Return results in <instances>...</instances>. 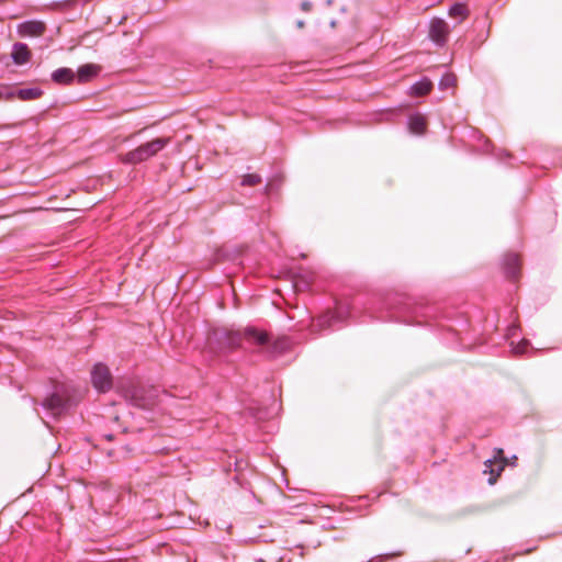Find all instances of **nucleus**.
I'll return each mask as SVG.
<instances>
[{"label": "nucleus", "instance_id": "obj_25", "mask_svg": "<svg viewBox=\"0 0 562 562\" xmlns=\"http://www.w3.org/2000/svg\"><path fill=\"white\" fill-rule=\"evenodd\" d=\"M495 481H496V480H495L494 477H491V479L488 480V482H490L491 484H494V483H495Z\"/></svg>", "mask_w": 562, "mask_h": 562}, {"label": "nucleus", "instance_id": "obj_12", "mask_svg": "<svg viewBox=\"0 0 562 562\" xmlns=\"http://www.w3.org/2000/svg\"><path fill=\"white\" fill-rule=\"evenodd\" d=\"M431 82L427 79H423L411 87V94L413 95H425L431 90Z\"/></svg>", "mask_w": 562, "mask_h": 562}, {"label": "nucleus", "instance_id": "obj_16", "mask_svg": "<svg viewBox=\"0 0 562 562\" xmlns=\"http://www.w3.org/2000/svg\"><path fill=\"white\" fill-rule=\"evenodd\" d=\"M260 182V178L257 175H247L243 178L241 183L244 186H255Z\"/></svg>", "mask_w": 562, "mask_h": 562}, {"label": "nucleus", "instance_id": "obj_18", "mask_svg": "<svg viewBox=\"0 0 562 562\" xmlns=\"http://www.w3.org/2000/svg\"><path fill=\"white\" fill-rule=\"evenodd\" d=\"M527 341L522 340L519 345L516 347H513V351L515 353H522L526 350Z\"/></svg>", "mask_w": 562, "mask_h": 562}, {"label": "nucleus", "instance_id": "obj_21", "mask_svg": "<svg viewBox=\"0 0 562 562\" xmlns=\"http://www.w3.org/2000/svg\"><path fill=\"white\" fill-rule=\"evenodd\" d=\"M296 25L299 29H302L304 26V22L302 20L296 22Z\"/></svg>", "mask_w": 562, "mask_h": 562}, {"label": "nucleus", "instance_id": "obj_20", "mask_svg": "<svg viewBox=\"0 0 562 562\" xmlns=\"http://www.w3.org/2000/svg\"><path fill=\"white\" fill-rule=\"evenodd\" d=\"M301 8H302L303 11L307 12V11L311 10L312 3L308 2V1H304V2H302Z\"/></svg>", "mask_w": 562, "mask_h": 562}, {"label": "nucleus", "instance_id": "obj_15", "mask_svg": "<svg viewBox=\"0 0 562 562\" xmlns=\"http://www.w3.org/2000/svg\"><path fill=\"white\" fill-rule=\"evenodd\" d=\"M456 77L453 75H445L441 80H440V88L441 89H448V88H452L456 86Z\"/></svg>", "mask_w": 562, "mask_h": 562}, {"label": "nucleus", "instance_id": "obj_10", "mask_svg": "<svg viewBox=\"0 0 562 562\" xmlns=\"http://www.w3.org/2000/svg\"><path fill=\"white\" fill-rule=\"evenodd\" d=\"M408 126L412 133L422 134L426 128V120L420 114L409 116Z\"/></svg>", "mask_w": 562, "mask_h": 562}, {"label": "nucleus", "instance_id": "obj_1", "mask_svg": "<svg viewBox=\"0 0 562 562\" xmlns=\"http://www.w3.org/2000/svg\"><path fill=\"white\" fill-rule=\"evenodd\" d=\"M169 142L170 138L168 137L153 139L151 142L143 144L136 149L127 153L122 160L127 164H138L145 161L162 150L169 144Z\"/></svg>", "mask_w": 562, "mask_h": 562}, {"label": "nucleus", "instance_id": "obj_3", "mask_svg": "<svg viewBox=\"0 0 562 562\" xmlns=\"http://www.w3.org/2000/svg\"><path fill=\"white\" fill-rule=\"evenodd\" d=\"M449 33L448 24L441 19H434L430 22L429 36L436 43H443Z\"/></svg>", "mask_w": 562, "mask_h": 562}, {"label": "nucleus", "instance_id": "obj_6", "mask_svg": "<svg viewBox=\"0 0 562 562\" xmlns=\"http://www.w3.org/2000/svg\"><path fill=\"white\" fill-rule=\"evenodd\" d=\"M101 67L95 64H86L78 68L77 77L78 82L83 83L90 81L92 78L99 75Z\"/></svg>", "mask_w": 562, "mask_h": 562}, {"label": "nucleus", "instance_id": "obj_14", "mask_svg": "<svg viewBox=\"0 0 562 562\" xmlns=\"http://www.w3.org/2000/svg\"><path fill=\"white\" fill-rule=\"evenodd\" d=\"M449 14L453 18L463 20L467 16V8L463 4L457 3L450 8Z\"/></svg>", "mask_w": 562, "mask_h": 562}, {"label": "nucleus", "instance_id": "obj_4", "mask_svg": "<svg viewBox=\"0 0 562 562\" xmlns=\"http://www.w3.org/2000/svg\"><path fill=\"white\" fill-rule=\"evenodd\" d=\"M91 381L93 386H104L112 383L109 368L102 363L94 364L91 371Z\"/></svg>", "mask_w": 562, "mask_h": 562}, {"label": "nucleus", "instance_id": "obj_8", "mask_svg": "<svg viewBox=\"0 0 562 562\" xmlns=\"http://www.w3.org/2000/svg\"><path fill=\"white\" fill-rule=\"evenodd\" d=\"M244 336L248 341L252 344L263 345L267 342V334L252 327L246 328Z\"/></svg>", "mask_w": 562, "mask_h": 562}, {"label": "nucleus", "instance_id": "obj_9", "mask_svg": "<svg viewBox=\"0 0 562 562\" xmlns=\"http://www.w3.org/2000/svg\"><path fill=\"white\" fill-rule=\"evenodd\" d=\"M57 83H70L75 79V72L70 68H59L52 74Z\"/></svg>", "mask_w": 562, "mask_h": 562}, {"label": "nucleus", "instance_id": "obj_13", "mask_svg": "<svg viewBox=\"0 0 562 562\" xmlns=\"http://www.w3.org/2000/svg\"><path fill=\"white\" fill-rule=\"evenodd\" d=\"M333 318H334V315L331 313H326V314L322 315L321 317H318V319L316 321L315 324H313V326L317 329H324V328L330 326Z\"/></svg>", "mask_w": 562, "mask_h": 562}, {"label": "nucleus", "instance_id": "obj_23", "mask_svg": "<svg viewBox=\"0 0 562 562\" xmlns=\"http://www.w3.org/2000/svg\"><path fill=\"white\" fill-rule=\"evenodd\" d=\"M124 391V394L127 395V393H130V391H132L133 389H128V387H125V389H122Z\"/></svg>", "mask_w": 562, "mask_h": 562}, {"label": "nucleus", "instance_id": "obj_24", "mask_svg": "<svg viewBox=\"0 0 562 562\" xmlns=\"http://www.w3.org/2000/svg\"><path fill=\"white\" fill-rule=\"evenodd\" d=\"M491 464H492V460H487V461L485 462L486 468H490V467H491Z\"/></svg>", "mask_w": 562, "mask_h": 562}, {"label": "nucleus", "instance_id": "obj_7", "mask_svg": "<svg viewBox=\"0 0 562 562\" xmlns=\"http://www.w3.org/2000/svg\"><path fill=\"white\" fill-rule=\"evenodd\" d=\"M11 56L16 65H23L30 60L31 53L25 44L16 43L13 45Z\"/></svg>", "mask_w": 562, "mask_h": 562}, {"label": "nucleus", "instance_id": "obj_5", "mask_svg": "<svg viewBox=\"0 0 562 562\" xmlns=\"http://www.w3.org/2000/svg\"><path fill=\"white\" fill-rule=\"evenodd\" d=\"M45 25L40 21H29L18 26V33L23 37H36L43 35Z\"/></svg>", "mask_w": 562, "mask_h": 562}, {"label": "nucleus", "instance_id": "obj_22", "mask_svg": "<svg viewBox=\"0 0 562 562\" xmlns=\"http://www.w3.org/2000/svg\"><path fill=\"white\" fill-rule=\"evenodd\" d=\"M505 467V461H502L501 465L498 467V472L502 471Z\"/></svg>", "mask_w": 562, "mask_h": 562}, {"label": "nucleus", "instance_id": "obj_19", "mask_svg": "<svg viewBox=\"0 0 562 562\" xmlns=\"http://www.w3.org/2000/svg\"><path fill=\"white\" fill-rule=\"evenodd\" d=\"M239 342V338L237 335H232V337L229 338V347L234 348L238 345Z\"/></svg>", "mask_w": 562, "mask_h": 562}, {"label": "nucleus", "instance_id": "obj_2", "mask_svg": "<svg viewBox=\"0 0 562 562\" xmlns=\"http://www.w3.org/2000/svg\"><path fill=\"white\" fill-rule=\"evenodd\" d=\"M43 406L54 415H57L69 406V400L65 396L64 392H55L44 400Z\"/></svg>", "mask_w": 562, "mask_h": 562}, {"label": "nucleus", "instance_id": "obj_11", "mask_svg": "<svg viewBox=\"0 0 562 562\" xmlns=\"http://www.w3.org/2000/svg\"><path fill=\"white\" fill-rule=\"evenodd\" d=\"M13 92L14 98H19L23 101L35 100L42 95V90L38 88H25Z\"/></svg>", "mask_w": 562, "mask_h": 562}, {"label": "nucleus", "instance_id": "obj_17", "mask_svg": "<svg viewBox=\"0 0 562 562\" xmlns=\"http://www.w3.org/2000/svg\"><path fill=\"white\" fill-rule=\"evenodd\" d=\"M14 98V92L8 88L0 89V100H11Z\"/></svg>", "mask_w": 562, "mask_h": 562}]
</instances>
